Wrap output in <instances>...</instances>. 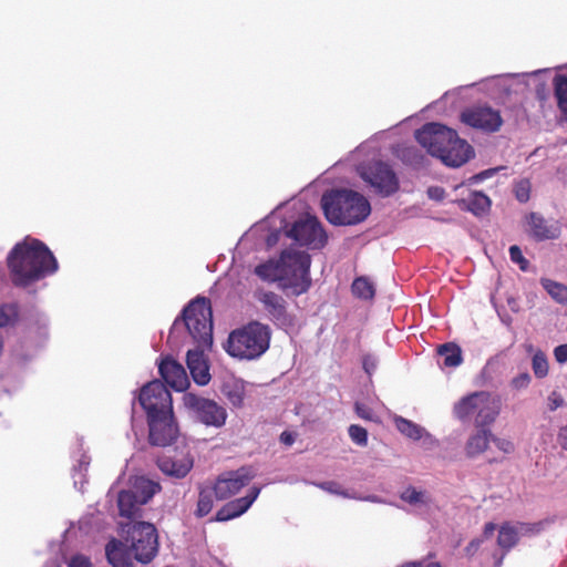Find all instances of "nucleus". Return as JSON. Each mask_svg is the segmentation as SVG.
Here are the masks:
<instances>
[{
	"instance_id": "12",
	"label": "nucleus",
	"mask_w": 567,
	"mask_h": 567,
	"mask_svg": "<svg viewBox=\"0 0 567 567\" xmlns=\"http://www.w3.org/2000/svg\"><path fill=\"white\" fill-rule=\"evenodd\" d=\"M285 265L280 266L279 259H269L255 268V274L266 282H278L284 290L290 291L292 295L299 296L305 292L306 281H291L285 272Z\"/></svg>"
},
{
	"instance_id": "3",
	"label": "nucleus",
	"mask_w": 567,
	"mask_h": 567,
	"mask_svg": "<svg viewBox=\"0 0 567 567\" xmlns=\"http://www.w3.org/2000/svg\"><path fill=\"white\" fill-rule=\"evenodd\" d=\"M185 327L189 338L199 348H209L213 343V315L210 302L206 298H196L184 309L182 318L174 321L169 340Z\"/></svg>"
},
{
	"instance_id": "8",
	"label": "nucleus",
	"mask_w": 567,
	"mask_h": 567,
	"mask_svg": "<svg viewBox=\"0 0 567 567\" xmlns=\"http://www.w3.org/2000/svg\"><path fill=\"white\" fill-rule=\"evenodd\" d=\"M288 237L301 246L311 249L322 248L327 243V235L315 216L305 214L286 230Z\"/></svg>"
},
{
	"instance_id": "52",
	"label": "nucleus",
	"mask_w": 567,
	"mask_h": 567,
	"mask_svg": "<svg viewBox=\"0 0 567 567\" xmlns=\"http://www.w3.org/2000/svg\"><path fill=\"white\" fill-rule=\"evenodd\" d=\"M427 194L430 198L441 200L444 196V190L440 187H430Z\"/></svg>"
},
{
	"instance_id": "22",
	"label": "nucleus",
	"mask_w": 567,
	"mask_h": 567,
	"mask_svg": "<svg viewBox=\"0 0 567 567\" xmlns=\"http://www.w3.org/2000/svg\"><path fill=\"white\" fill-rule=\"evenodd\" d=\"M527 231L537 240L556 239L560 235V225L555 220H547L538 213L526 216Z\"/></svg>"
},
{
	"instance_id": "21",
	"label": "nucleus",
	"mask_w": 567,
	"mask_h": 567,
	"mask_svg": "<svg viewBox=\"0 0 567 567\" xmlns=\"http://www.w3.org/2000/svg\"><path fill=\"white\" fill-rule=\"evenodd\" d=\"M473 155L471 145L461 140L454 131V136L445 144V147L440 156V159L451 167H458L466 163Z\"/></svg>"
},
{
	"instance_id": "45",
	"label": "nucleus",
	"mask_w": 567,
	"mask_h": 567,
	"mask_svg": "<svg viewBox=\"0 0 567 567\" xmlns=\"http://www.w3.org/2000/svg\"><path fill=\"white\" fill-rule=\"evenodd\" d=\"M68 567H92L90 558L82 554L71 556L68 561Z\"/></svg>"
},
{
	"instance_id": "38",
	"label": "nucleus",
	"mask_w": 567,
	"mask_h": 567,
	"mask_svg": "<svg viewBox=\"0 0 567 567\" xmlns=\"http://www.w3.org/2000/svg\"><path fill=\"white\" fill-rule=\"evenodd\" d=\"M316 485L319 488L333 495H338L344 498H358V495L355 493H350L349 491L344 489L339 483L333 481L322 482Z\"/></svg>"
},
{
	"instance_id": "29",
	"label": "nucleus",
	"mask_w": 567,
	"mask_h": 567,
	"mask_svg": "<svg viewBox=\"0 0 567 567\" xmlns=\"http://www.w3.org/2000/svg\"><path fill=\"white\" fill-rule=\"evenodd\" d=\"M400 497L403 502L419 511L427 509L432 503L431 496L426 491L416 489L415 487L405 488Z\"/></svg>"
},
{
	"instance_id": "39",
	"label": "nucleus",
	"mask_w": 567,
	"mask_h": 567,
	"mask_svg": "<svg viewBox=\"0 0 567 567\" xmlns=\"http://www.w3.org/2000/svg\"><path fill=\"white\" fill-rule=\"evenodd\" d=\"M18 318V309L14 305H3L0 307V327L12 324Z\"/></svg>"
},
{
	"instance_id": "24",
	"label": "nucleus",
	"mask_w": 567,
	"mask_h": 567,
	"mask_svg": "<svg viewBox=\"0 0 567 567\" xmlns=\"http://www.w3.org/2000/svg\"><path fill=\"white\" fill-rule=\"evenodd\" d=\"M546 70H537L530 73H508L494 76L491 82L495 89L505 95L523 92L527 87L526 79L537 75Z\"/></svg>"
},
{
	"instance_id": "25",
	"label": "nucleus",
	"mask_w": 567,
	"mask_h": 567,
	"mask_svg": "<svg viewBox=\"0 0 567 567\" xmlns=\"http://www.w3.org/2000/svg\"><path fill=\"white\" fill-rule=\"evenodd\" d=\"M206 349L207 348H199L198 344H196L194 349L187 351V367L193 380L198 385H206L210 381L209 367L204 354Z\"/></svg>"
},
{
	"instance_id": "50",
	"label": "nucleus",
	"mask_w": 567,
	"mask_h": 567,
	"mask_svg": "<svg viewBox=\"0 0 567 567\" xmlns=\"http://www.w3.org/2000/svg\"><path fill=\"white\" fill-rule=\"evenodd\" d=\"M554 357L558 363L567 362V343L560 344L554 349Z\"/></svg>"
},
{
	"instance_id": "18",
	"label": "nucleus",
	"mask_w": 567,
	"mask_h": 567,
	"mask_svg": "<svg viewBox=\"0 0 567 567\" xmlns=\"http://www.w3.org/2000/svg\"><path fill=\"white\" fill-rule=\"evenodd\" d=\"M461 120L466 125L486 132H496L503 124L499 112L489 106H474L467 109L462 113Z\"/></svg>"
},
{
	"instance_id": "7",
	"label": "nucleus",
	"mask_w": 567,
	"mask_h": 567,
	"mask_svg": "<svg viewBox=\"0 0 567 567\" xmlns=\"http://www.w3.org/2000/svg\"><path fill=\"white\" fill-rule=\"evenodd\" d=\"M127 542L131 543V549L134 557L141 563L151 561L157 553V535L154 525L145 522H135L130 526L127 524Z\"/></svg>"
},
{
	"instance_id": "55",
	"label": "nucleus",
	"mask_w": 567,
	"mask_h": 567,
	"mask_svg": "<svg viewBox=\"0 0 567 567\" xmlns=\"http://www.w3.org/2000/svg\"><path fill=\"white\" fill-rule=\"evenodd\" d=\"M480 545H481V540H480V539H474V540H472V542L468 544V546L466 547V553H467L468 555L474 554V553L477 550V548L480 547Z\"/></svg>"
},
{
	"instance_id": "59",
	"label": "nucleus",
	"mask_w": 567,
	"mask_h": 567,
	"mask_svg": "<svg viewBox=\"0 0 567 567\" xmlns=\"http://www.w3.org/2000/svg\"><path fill=\"white\" fill-rule=\"evenodd\" d=\"M277 239H278V235L277 234L270 236L268 238V240H267L268 241V246H272L274 244H276Z\"/></svg>"
},
{
	"instance_id": "20",
	"label": "nucleus",
	"mask_w": 567,
	"mask_h": 567,
	"mask_svg": "<svg viewBox=\"0 0 567 567\" xmlns=\"http://www.w3.org/2000/svg\"><path fill=\"white\" fill-rule=\"evenodd\" d=\"M542 529L540 523H506L498 530L497 544L504 550L513 548L522 538L538 534Z\"/></svg>"
},
{
	"instance_id": "37",
	"label": "nucleus",
	"mask_w": 567,
	"mask_h": 567,
	"mask_svg": "<svg viewBox=\"0 0 567 567\" xmlns=\"http://www.w3.org/2000/svg\"><path fill=\"white\" fill-rule=\"evenodd\" d=\"M213 488H203L199 492V497L197 502L196 515L198 517H204L210 513L213 509Z\"/></svg>"
},
{
	"instance_id": "48",
	"label": "nucleus",
	"mask_w": 567,
	"mask_h": 567,
	"mask_svg": "<svg viewBox=\"0 0 567 567\" xmlns=\"http://www.w3.org/2000/svg\"><path fill=\"white\" fill-rule=\"evenodd\" d=\"M496 172H497V168H489V169L483 171V172L470 177L467 179V183H468V185L481 183V182L485 181L486 178L492 177Z\"/></svg>"
},
{
	"instance_id": "26",
	"label": "nucleus",
	"mask_w": 567,
	"mask_h": 567,
	"mask_svg": "<svg viewBox=\"0 0 567 567\" xmlns=\"http://www.w3.org/2000/svg\"><path fill=\"white\" fill-rule=\"evenodd\" d=\"M159 373L164 381L176 391H184L189 384L188 377L182 364L171 358L161 361Z\"/></svg>"
},
{
	"instance_id": "51",
	"label": "nucleus",
	"mask_w": 567,
	"mask_h": 567,
	"mask_svg": "<svg viewBox=\"0 0 567 567\" xmlns=\"http://www.w3.org/2000/svg\"><path fill=\"white\" fill-rule=\"evenodd\" d=\"M355 411H357L358 415L360 417H362V419H365V420H372L373 419L371 410L365 408L362 404L357 403L355 404Z\"/></svg>"
},
{
	"instance_id": "44",
	"label": "nucleus",
	"mask_w": 567,
	"mask_h": 567,
	"mask_svg": "<svg viewBox=\"0 0 567 567\" xmlns=\"http://www.w3.org/2000/svg\"><path fill=\"white\" fill-rule=\"evenodd\" d=\"M532 382V377L527 372L519 373L511 381V386L516 391H522L528 388Z\"/></svg>"
},
{
	"instance_id": "40",
	"label": "nucleus",
	"mask_w": 567,
	"mask_h": 567,
	"mask_svg": "<svg viewBox=\"0 0 567 567\" xmlns=\"http://www.w3.org/2000/svg\"><path fill=\"white\" fill-rule=\"evenodd\" d=\"M105 554L107 557V560L111 565L114 567L117 566L122 560V549H121V543L116 540H111L105 548Z\"/></svg>"
},
{
	"instance_id": "49",
	"label": "nucleus",
	"mask_w": 567,
	"mask_h": 567,
	"mask_svg": "<svg viewBox=\"0 0 567 567\" xmlns=\"http://www.w3.org/2000/svg\"><path fill=\"white\" fill-rule=\"evenodd\" d=\"M89 465V461L86 456H82L80 463H79V470L75 468L74 477V485L76 486L79 483L83 484V477L84 475L81 473L82 471H85Z\"/></svg>"
},
{
	"instance_id": "23",
	"label": "nucleus",
	"mask_w": 567,
	"mask_h": 567,
	"mask_svg": "<svg viewBox=\"0 0 567 567\" xmlns=\"http://www.w3.org/2000/svg\"><path fill=\"white\" fill-rule=\"evenodd\" d=\"M260 493V488L257 486H252L248 489V493L240 498L228 502L224 507H221L215 517L217 522H226L233 518H236L248 511V508L252 505V503L257 499Z\"/></svg>"
},
{
	"instance_id": "43",
	"label": "nucleus",
	"mask_w": 567,
	"mask_h": 567,
	"mask_svg": "<svg viewBox=\"0 0 567 567\" xmlns=\"http://www.w3.org/2000/svg\"><path fill=\"white\" fill-rule=\"evenodd\" d=\"M511 260L517 264L520 270L526 271L528 268V260L523 256L520 248L516 245L509 247Z\"/></svg>"
},
{
	"instance_id": "4",
	"label": "nucleus",
	"mask_w": 567,
	"mask_h": 567,
	"mask_svg": "<svg viewBox=\"0 0 567 567\" xmlns=\"http://www.w3.org/2000/svg\"><path fill=\"white\" fill-rule=\"evenodd\" d=\"M501 399L488 391L464 395L453 405L452 413L461 422H473L476 427L492 425L501 413Z\"/></svg>"
},
{
	"instance_id": "28",
	"label": "nucleus",
	"mask_w": 567,
	"mask_h": 567,
	"mask_svg": "<svg viewBox=\"0 0 567 567\" xmlns=\"http://www.w3.org/2000/svg\"><path fill=\"white\" fill-rule=\"evenodd\" d=\"M395 426L396 429L406 437L412 440H422L423 444L426 446H432L436 444L434 437L426 432V430L420 426L412 421H409L404 417L398 416L395 417Z\"/></svg>"
},
{
	"instance_id": "57",
	"label": "nucleus",
	"mask_w": 567,
	"mask_h": 567,
	"mask_svg": "<svg viewBox=\"0 0 567 567\" xmlns=\"http://www.w3.org/2000/svg\"><path fill=\"white\" fill-rule=\"evenodd\" d=\"M357 499L365 501V502H371V503H384V501L381 497L377 496V495H369L367 497L358 496Z\"/></svg>"
},
{
	"instance_id": "33",
	"label": "nucleus",
	"mask_w": 567,
	"mask_h": 567,
	"mask_svg": "<svg viewBox=\"0 0 567 567\" xmlns=\"http://www.w3.org/2000/svg\"><path fill=\"white\" fill-rule=\"evenodd\" d=\"M439 354L443 358V364L445 367L455 368L462 362L461 349L453 343L441 346Z\"/></svg>"
},
{
	"instance_id": "5",
	"label": "nucleus",
	"mask_w": 567,
	"mask_h": 567,
	"mask_svg": "<svg viewBox=\"0 0 567 567\" xmlns=\"http://www.w3.org/2000/svg\"><path fill=\"white\" fill-rule=\"evenodd\" d=\"M269 342V327L252 321L234 330L228 337L225 349L234 358L254 360L267 351Z\"/></svg>"
},
{
	"instance_id": "31",
	"label": "nucleus",
	"mask_w": 567,
	"mask_h": 567,
	"mask_svg": "<svg viewBox=\"0 0 567 567\" xmlns=\"http://www.w3.org/2000/svg\"><path fill=\"white\" fill-rule=\"evenodd\" d=\"M542 287L550 298L560 305H567V286L549 278L540 279Z\"/></svg>"
},
{
	"instance_id": "54",
	"label": "nucleus",
	"mask_w": 567,
	"mask_h": 567,
	"mask_svg": "<svg viewBox=\"0 0 567 567\" xmlns=\"http://www.w3.org/2000/svg\"><path fill=\"white\" fill-rule=\"evenodd\" d=\"M558 440H559V443L561 444V446L567 450V425L564 426L560 432H559V435H558Z\"/></svg>"
},
{
	"instance_id": "58",
	"label": "nucleus",
	"mask_w": 567,
	"mask_h": 567,
	"mask_svg": "<svg viewBox=\"0 0 567 567\" xmlns=\"http://www.w3.org/2000/svg\"><path fill=\"white\" fill-rule=\"evenodd\" d=\"M495 528H496L495 524H493V523L486 524L485 528H484V536L489 537L493 534V532L495 530Z\"/></svg>"
},
{
	"instance_id": "10",
	"label": "nucleus",
	"mask_w": 567,
	"mask_h": 567,
	"mask_svg": "<svg viewBox=\"0 0 567 567\" xmlns=\"http://www.w3.org/2000/svg\"><path fill=\"white\" fill-rule=\"evenodd\" d=\"M138 402L146 416L173 411L171 393L161 381H152L144 385L140 391Z\"/></svg>"
},
{
	"instance_id": "35",
	"label": "nucleus",
	"mask_w": 567,
	"mask_h": 567,
	"mask_svg": "<svg viewBox=\"0 0 567 567\" xmlns=\"http://www.w3.org/2000/svg\"><path fill=\"white\" fill-rule=\"evenodd\" d=\"M223 393L234 406H241L244 402V386L240 382L226 383Z\"/></svg>"
},
{
	"instance_id": "14",
	"label": "nucleus",
	"mask_w": 567,
	"mask_h": 567,
	"mask_svg": "<svg viewBox=\"0 0 567 567\" xmlns=\"http://www.w3.org/2000/svg\"><path fill=\"white\" fill-rule=\"evenodd\" d=\"M148 439L152 445L167 446L177 435L178 427L175 423L173 411L147 416Z\"/></svg>"
},
{
	"instance_id": "47",
	"label": "nucleus",
	"mask_w": 567,
	"mask_h": 567,
	"mask_svg": "<svg viewBox=\"0 0 567 567\" xmlns=\"http://www.w3.org/2000/svg\"><path fill=\"white\" fill-rule=\"evenodd\" d=\"M564 405V399L563 396L556 392V391H553L548 398H547V406L550 411H555L557 410L558 408L563 406Z\"/></svg>"
},
{
	"instance_id": "1",
	"label": "nucleus",
	"mask_w": 567,
	"mask_h": 567,
	"mask_svg": "<svg viewBox=\"0 0 567 567\" xmlns=\"http://www.w3.org/2000/svg\"><path fill=\"white\" fill-rule=\"evenodd\" d=\"M7 260L12 281L18 286H27L58 269V261L50 249L40 240L30 237L16 244Z\"/></svg>"
},
{
	"instance_id": "13",
	"label": "nucleus",
	"mask_w": 567,
	"mask_h": 567,
	"mask_svg": "<svg viewBox=\"0 0 567 567\" xmlns=\"http://www.w3.org/2000/svg\"><path fill=\"white\" fill-rule=\"evenodd\" d=\"M156 465L165 476L183 480L194 467V456L188 450H174L158 456Z\"/></svg>"
},
{
	"instance_id": "56",
	"label": "nucleus",
	"mask_w": 567,
	"mask_h": 567,
	"mask_svg": "<svg viewBox=\"0 0 567 567\" xmlns=\"http://www.w3.org/2000/svg\"><path fill=\"white\" fill-rule=\"evenodd\" d=\"M363 368L368 373H371V371L375 368V362L372 358H365L363 361Z\"/></svg>"
},
{
	"instance_id": "11",
	"label": "nucleus",
	"mask_w": 567,
	"mask_h": 567,
	"mask_svg": "<svg viewBox=\"0 0 567 567\" xmlns=\"http://www.w3.org/2000/svg\"><path fill=\"white\" fill-rule=\"evenodd\" d=\"M358 173L363 181L382 195H391L399 188L395 174L386 164L381 162H375L371 165H360Z\"/></svg>"
},
{
	"instance_id": "15",
	"label": "nucleus",
	"mask_w": 567,
	"mask_h": 567,
	"mask_svg": "<svg viewBox=\"0 0 567 567\" xmlns=\"http://www.w3.org/2000/svg\"><path fill=\"white\" fill-rule=\"evenodd\" d=\"M454 136V131L439 123L425 124L416 131V141L433 156L440 158L445 144Z\"/></svg>"
},
{
	"instance_id": "53",
	"label": "nucleus",
	"mask_w": 567,
	"mask_h": 567,
	"mask_svg": "<svg viewBox=\"0 0 567 567\" xmlns=\"http://www.w3.org/2000/svg\"><path fill=\"white\" fill-rule=\"evenodd\" d=\"M295 440L296 435L288 431L282 432L280 435V442L288 446L292 445Z\"/></svg>"
},
{
	"instance_id": "30",
	"label": "nucleus",
	"mask_w": 567,
	"mask_h": 567,
	"mask_svg": "<svg viewBox=\"0 0 567 567\" xmlns=\"http://www.w3.org/2000/svg\"><path fill=\"white\" fill-rule=\"evenodd\" d=\"M463 203L470 212L477 216L485 214L491 207V199L481 192L471 193L466 199H463Z\"/></svg>"
},
{
	"instance_id": "2",
	"label": "nucleus",
	"mask_w": 567,
	"mask_h": 567,
	"mask_svg": "<svg viewBox=\"0 0 567 567\" xmlns=\"http://www.w3.org/2000/svg\"><path fill=\"white\" fill-rule=\"evenodd\" d=\"M321 206L327 219L334 225H354L363 221L371 213L369 200L350 189L326 193Z\"/></svg>"
},
{
	"instance_id": "32",
	"label": "nucleus",
	"mask_w": 567,
	"mask_h": 567,
	"mask_svg": "<svg viewBox=\"0 0 567 567\" xmlns=\"http://www.w3.org/2000/svg\"><path fill=\"white\" fill-rule=\"evenodd\" d=\"M555 96L557 99L558 107L567 122V76L557 75L554 79Z\"/></svg>"
},
{
	"instance_id": "16",
	"label": "nucleus",
	"mask_w": 567,
	"mask_h": 567,
	"mask_svg": "<svg viewBox=\"0 0 567 567\" xmlns=\"http://www.w3.org/2000/svg\"><path fill=\"white\" fill-rule=\"evenodd\" d=\"M280 266L285 265V272L288 277H291V281H306L305 292L309 289L311 279L309 276L310 269V256L300 250L296 249H286L281 252L279 257Z\"/></svg>"
},
{
	"instance_id": "9",
	"label": "nucleus",
	"mask_w": 567,
	"mask_h": 567,
	"mask_svg": "<svg viewBox=\"0 0 567 567\" xmlns=\"http://www.w3.org/2000/svg\"><path fill=\"white\" fill-rule=\"evenodd\" d=\"M185 408L194 413V415L205 425L221 427L227 420L226 409L217 402L197 396L193 393H186L183 396Z\"/></svg>"
},
{
	"instance_id": "60",
	"label": "nucleus",
	"mask_w": 567,
	"mask_h": 567,
	"mask_svg": "<svg viewBox=\"0 0 567 567\" xmlns=\"http://www.w3.org/2000/svg\"><path fill=\"white\" fill-rule=\"evenodd\" d=\"M425 567H441L437 563H429Z\"/></svg>"
},
{
	"instance_id": "27",
	"label": "nucleus",
	"mask_w": 567,
	"mask_h": 567,
	"mask_svg": "<svg viewBox=\"0 0 567 567\" xmlns=\"http://www.w3.org/2000/svg\"><path fill=\"white\" fill-rule=\"evenodd\" d=\"M493 434L486 427H476V430L468 436L464 451L468 457H476L486 451Z\"/></svg>"
},
{
	"instance_id": "17",
	"label": "nucleus",
	"mask_w": 567,
	"mask_h": 567,
	"mask_svg": "<svg viewBox=\"0 0 567 567\" xmlns=\"http://www.w3.org/2000/svg\"><path fill=\"white\" fill-rule=\"evenodd\" d=\"M254 477L255 474L251 470L241 467L220 475L213 486V491L218 499H226L239 493Z\"/></svg>"
},
{
	"instance_id": "36",
	"label": "nucleus",
	"mask_w": 567,
	"mask_h": 567,
	"mask_svg": "<svg viewBox=\"0 0 567 567\" xmlns=\"http://www.w3.org/2000/svg\"><path fill=\"white\" fill-rule=\"evenodd\" d=\"M352 292L361 299H372L374 296L373 284L365 277L357 278L352 284Z\"/></svg>"
},
{
	"instance_id": "19",
	"label": "nucleus",
	"mask_w": 567,
	"mask_h": 567,
	"mask_svg": "<svg viewBox=\"0 0 567 567\" xmlns=\"http://www.w3.org/2000/svg\"><path fill=\"white\" fill-rule=\"evenodd\" d=\"M256 299L262 305L267 316L279 327L289 328L293 324L292 317L286 310L284 298L272 291L259 290Z\"/></svg>"
},
{
	"instance_id": "41",
	"label": "nucleus",
	"mask_w": 567,
	"mask_h": 567,
	"mask_svg": "<svg viewBox=\"0 0 567 567\" xmlns=\"http://www.w3.org/2000/svg\"><path fill=\"white\" fill-rule=\"evenodd\" d=\"M530 182L528 179H520L515 185V196L518 202L526 203L530 196Z\"/></svg>"
},
{
	"instance_id": "34",
	"label": "nucleus",
	"mask_w": 567,
	"mask_h": 567,
	"mask_svg": "<svg viewBox=\"0 0 567 567\" xmlns=\"http://www.w3.org/2000/svg\"><path fill=\"white\" fill-rule=\"evenodd\" d=\"M528 351L533 352L532 357V369L536 378L543 379L548 374L549 364L546 354L540 350L533 349V346H528Z\"/></svg>"
},
{
	"instance_id": "46",
	"label": "nucleus",
	"mask_w": 567,
	"mask_h": 567,
	"mask_svg": "<svg viewBox=\"0 0 567 567\" xmlns=\"http://www.w3.org/2000/svg\"><path fill=\"white\" fill-rule=\"evenodd\" d=\"M492 441L496 445V447L503 453L509 454L514 452V444L512 441L507 439L492 437Z\"/></svg>"
},
{
	"instance_id": "6",
	"label": "nucleus",
	"mask_w": 567,
	"mask_h": 567,
	"mask_svg": "<svg viewBox=\"0 0 567 567\" xmlns=\"http://www.w3.org/2000/svg\"><path fill=\"white\" fill-rule=\"evenodd\" d=\"M161 491L158 482L145 476L134 477L127 489L118 492L117 506L122 517L134 518L140 516L142 506Z\"/></svg>"
},
{
	"instance_id": "42",
	"label": "nucleus",
	"mask_w": 567,
	"mask_h": 567,
	"mask_svg": "<svg viewBox=\"0 0 567 567\" xmlns=\"http://www.w3.org/2000/svg\"><path fill=\"white\" fill-rule=\"evenodd\" d=\"M349 436L351 437V440L360 445V446H364L367 445V442H368V433H367V430L363 429L362 426H359V425H351L349 427Z\"/></svg>"
},
{
	"instance_id": "61",
	"label": "nucleus",
	"mask_w": 567,
	"mask_h": 567,
	"mask_svg": "<svg viewBox=\"0 0 567 567\" xmlns=\"http://www.w3.org/2000/svg\"><path fill=\"white\" fill-rule=\"evenodd\" d=\"M45 567H60V566H58V565H55V564H51V565H48V566H45Z\"/></svg>"
}]
</instances>
